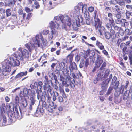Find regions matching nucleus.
I'll return each instance as SVG.
<instances>
[{"instance_id": "1", "label": "nucleus", "mask_w": 132, "mask_h": 132, "mask_svg": "<svg viewBox=\"0 0 132 132\" xmlns=\"http://www.w3.org/2000/svg\"><path fill=\"white\" fill-rule=\"evenodd\" d=\"M47 43L46 40L43 38L41 34L37 35L35 37L32 38L30 42L25 44L29 51L26 49L20 47L18 51L15 54L16 57L24 64L28 61L32 51L38 47L43 49L44 46H46Z\"/></svg>"}, {"instance_id": "2", "label": "nucleus", "mask_w": 132, "mask_h": 132, "mask_svg": "<svg viewBox=\"0 0 132 132\" xmlns=\"http://www.w3.org/2000/svg\"><path fill=\"white\" fill-rule=\"evenodd\" d=\"M19 64L20 62L17 59H14L13 58H11L10 59V61L8 60H5L2 65L3 69L2 70V74L4 76H6L7 75L8 73L11 71V66L13 67L17 66H19Z\"/></svg>"}, {"instance_id": "3", "label": "nucleus", "mask_w": 132, "mask_h": 132, "mask_svg": "<svg viewBox=\"0 0 132 132\" xmlns=\"http://www.w3.org/2000/svg\"><path fill=\"white\" fill-rule=\"evenodd\" d=\"M63 19L65 21V23L62 25V28L66 31H68L69 29V28L71 26L73 29L76 31L77 30L78 27L80 26H78L76 23L71 20V18L68 16H64Z\"/></svg>"}, {"instance_id": "4", "label": "nucleus", "mask_w": 132, "mask_h": 132, "mask_svg": "<svg viewBox=\"0 0 132 132\" xmlns=\"http://www.w3.org/2000/svg\"><path fill=\"white\" fill-rule=\"evenodd\" d=\"M76 12L78 14L82 13L84 12V16H89V13L87 10V7L86 5L83 4L82 3H78L75 7Z\"/></svg>"}, {"instance_id": "5", "label": "nucleus", "mask_w": 132, "mask_h": 132, "mask_svg": "<svg viewBox=\"0 0 132 132\" xmlns=\"http://www.w3.org/2000/svg\"><path fill=\"white\" fill-rule=\"evenodd\" d=\"M64 16L61 14H60L58 16H55L54 19L55 21L54 22L53 21H51L50 23V26L51 28L56 29H58L60 28L59 27V24L61 22L62 23H65V21L63 18Z\"/></svg>"}, {"instance_id": "6", "label": "nucleus", "mask_w": 132, "mask_h": 132, "mask_svg": "<svg viewBox=\"0 0 132 132\" xmlns=\"http://www.w3.org/2000/svg\"><path fill=\"white\" fill-rule=\"evenodd\" d=\"M102 22L98 18H95L94 26L96 30H98L101 35L105 32V29L103 26H101Z\"/></svg>"}, {"instance_id": "7", "label": "nucleus", "mask_w": 132, "mask_h": 132, "mask_svg": "<svg viewBox=\"0 0 132 132\" xmlns=\"http://www.w3.org/2000/svg\"><path fill=\"white\" fill-rule=\"evenodd\" d=\"M39 86H38L37 88L36 89V92L37 93V98L38 100H39V102L40 103V101H43L44 97V100H45V95L44 96L43 95L42 91V86L43 85V83L42 82L41 84H39Z\"/></svg>"}, {"instance_id": "8", "label": "nucleus", "mask_w": 132, "mask_h": 132, "mask_svg": "<svg viewBox=\"0 0 132 132\" xmlns=\"http://www.w3.org/2000/svg\"><path fill=\"white\" fill-rule=\"evenodd\" d=\"M70 63V65L66 69L67 73L68 76L70 75L72 73L75 72L77 70V65L75 62H73Z\"/></svg>"}, {"instance_id": "9", "label": "nucleus", "mask_w": 132, "mask_h": 132, "mask_svg": "<svg viewBox=\"0 0 132 132\" xmlns=\"http://www.w3.org/2000/svg\"><path fill=\"white\" fill-rule=\"evenodd\" d=\"M34 96V93H33L31 95L30 98V104L29 109L30 110H31L33 109H34L36 107H37V105L35 103L36 100Z\"/></svg>"}, {"instance_id": "10", "label": "nucleus", "mask_w": 132, "mask_h": 132, "mask_svg": "<svg viewBox=\"0 0 132 132\" xmlns=\"http://www.w3.org/2000/svg\"><path fill=\"white\" fill-rule=\"evenodd\" d=\"M37 109L33 115L35 117H40L44 114L45 112L43 108L36 107Z\"/></svg>"}, {"instance_id": "11", "label": "nucleus", "mask_w": 132, "mask_h": 132, "mask_svg": "<svg viewBox=\"0 0 132 132\" xmlns=\"http://www.w3.org/2000/svg\"><path fill=\"white\" fill-rule=\"evenodd\" d=\"M76 24L78 26H80L81 24H83V18L81 15H78L76 19Z\"/></svg>"}, {"instance_id": "12", "label": "nucleus", "mask_w": 132, "mask_h": 132, "mask_svg": "<svg viewBox=\"0 0 132 132\" xmlns=\"http://www.w3.org/2000/svg\"><path fill=\"white\" fill-rule=\"evenodd\" d=\"M13 111H10L8 113V115L9 118V124H11L13 121V119L14 118V114Z\"/></svg>"}, {"instance_id": "13", "label": "nucleus", "mask_w": 132, "mask_h": 132, "mask_svg": "<svg viewBox=\"0 0 132 132\" xmlns=\"http://www.w3.org/2000/svg\"><path fill=\"white\" fill-rule=\"evenodd\" d=\"M112 9L114 11L118 13H120L122 10V7L118 5H114L112 7Z\"/></svg>"}, {"instance_id": "14", "label": "nucleus", "mask_w": 132, "mask_h": 132, "mask_svg": "<svg viewBox=\"0 0 132 132\" xmlns=\"http://www.w3.org/2000/svg\"><path fill=\"white\" fill-rule=\"evenodd\" d=\"M76 72V73H74V72L72 73V75L73 78H78L80 77L81 76L82 74L79 71L77 70L75 72Z\"/></svg>"}, {"instance_id": "15", "label": "nucleus", "mask_w": 132, "mask_h": 132, "mask_svg": "<svg viewBox=\"0 0 132 132\" xmlns=\"http://www.w3.org/2000/svg\"><path fill=\"white\" fill-rule=\"evenodd\" d=\"M43 86V89L47 91V92H50L51 91V87L48 83L47 84L44 83Z\"/></svg>"}, {"instance_id": "16", "label": "nucleus", "mask_w": 132, "mask_h": 132, "mask_svg": "<svg viewBox=\"0 0 132 132\" xmlns=\"http://www.w3.org/2000/svg\"><path fill=\"white\" fill-rule=\"evenodd\" d=\"M109 21L111 23L113 26V27L114 28V29L116 30H119L120 28H121L118 27L116 25H115L114 21L113 19H109Z\"/></svg>"}, {"instance_id": "17", "label": "nucleus", "mask_w": 132, "mask_h": 132, "mask_svg": "<svg viewBox=\"0 0 132 132\" xmlns=\"http://www.w3.org/2000/svg\"><path fill=\"white\" fill-rule=\"evenodd\" d=\"M2 119L3 123L4 124H6L7 121L6 117L5 116L3 113H1V114L0 115V122L1 121Z\"/></svg>"}, {"instance_id": "18", "label": "nucleus", "mask_w": 132, "mask_h": 132, "mask_svg": "<svg viewBox=\"0 0 132 132\" xmlns=\"http://www.w3.org/2000/svg\"><path fill=\"white\" fill-rule=\"evenodd\" d=\"M132 92V89H130L129 91L126 90L123 96V99L124 100H126L128 96L129 93H131Z\"/></svg>"}, {"instance_id": "19", "label": "nucleus", "mask_w": 132, "mask_h": 132, "mask_svg": "<svg viewBox=\"0 0 132 132\" xmlns=\"http://www.w3.org/2000/svg\"><path fill=\"white\" fill-rule=\"evenodd\" d=\"M13 112H14V117L15 118L19 120L22 118V116L19 115L17 110L15 109L14 110H13Z\"/></svg>"}, {"instance_id": "20", "label": "nucleus", "mask_w": 132, "mask_h": 132, "mask_svg": "<svg viewBox=\"0 0 132 132\" xmlns=\"http://www.w3.org/2000/svg\"><path fill=\"white\" fill-rule=\"evenodd\" d=\"M23 91L24 94L25 95L28 94V95L30 96H31V95L33 93H32L31 90L30 89H28L26 88H24L23 89Z\"/></svg>"}, {"instance_id": "21", "label": "nucleus", "mask_w": 132, "mask_h": 132, "mask_svg": "<svg viewBox=\"0 0 132 132\" xmlns=\"http://www.w3.org/2000/svg\"><path fill=\"white\" fill-rule=\"evenodd\" d=\"M108 83L105 80L104 81L102 82L101 84V88L104 90L106 89L108 87Z\"/></svg>"}, {"instance_id": "22", "label": "nucleus", "mask_w": 132, "mask_h": 132, "mask_svg": "<svg viewBox=\"0 0 132 132\" xmlns=\"http://www.w3.org/2000/svg\"><path fill=\"white\" fill-rule=\"evenodd\" d=\"M42 82L41 81H39L38 82H36L34 83V85L31 84L30 87L32 89H34L35 88H37V86L38 87V86H39V84H41Z\"/></svg>"}, {"instance_id": "23", "label": "nucleus", "mask_w": 132, "mask_h": 132, "mask_svg": "<svg viewBox=\"0 0 132 132\" xmlns=\"http://www.w3.org/2000/svg\"><path fill=\"white\" fill-rule=\"evenodd\" d=\"M96 45L101 50H103L104 49V46L102 43L98 41H96Z\"/></svg>"}, {"instance_id": "24", "label": "nucleus", "mask_w": 132, "mask_h": 132, "mask_svg": "<svg viewBox=\"0 0 132 132\" xmlns=\"http://www.w3.org/2000/svg\"><path fill=\"white\" fill-rule=\"evenodd\" d=\"M53 95L52 96V99L54 101H55L56 100L57 97L59 96V94L56 91H54L53 92Z\"/></svg>"}, {"instance_id": "25", "label": "nucleus", "mask_w": 132, "mask_h": 132, "mask_svg": "<svg viewBox=\"0 0 132 132\" xmlns=\"http://www.w3.org/2000/svg\"><path fill=\"white\" fill-rule=\"evenodd\" d=\"M0 109L1 110V113H3V112H2L3 111L4 113H5L6 111L7 110V108L5 106V104H2L1 106L0 107Z\"/></svg>"}, {"instance_id": "26", "label": "nucleus", "mask_w": 132, "mask_h": 132, "mask_svg": "<svg viewBox=\"0 0 132 132\" xmlns=\"http://www.w3.org/2000/svg\"><path fill=\"white\" fill-rule=\"evenodd\" d=\"M106 63L105 62H103L100 68V70L103 71H106V70H107L106 68Z\"/></svg>"}, {"instance_id": "27", "label": "nucleus", "mask_w": 132, "mask_h": 132, "mask_svg": "<svg viewBox=\"0 0 132 132\" xmlns=\"http://www.w3.org/2000/svg\"><path fill=\"white\" fill-rule=\"evenodd\" d=\"M126 21V20L125 19H119L116 20V22L117 24H120L121 23H123V22Z\"/></svg>"}, {"instance_id": "28", "label": "nucleus", "mask_w": 132, "mask_h": 132, "mask_svg": "<svg viewBox=\"0 0 132 132\" xmlns=\"http://www.w3.org/2000/svg\"><path fill=\"white\" fill-rule=\"evenodd\" d=\"M49 75L50 77L51 78V79L53 80V79L55 80V81L56 82L57 81V79L56 75L54 73H49Z\"/></svg>"}, {"instance_id": "29", "label": "nucleus", "mask_w": 132, "mask_h": 132, "mask_svg": "<svg viewBox=\"0 0 132 132\" xmlns=\"http://www.w3.org/2000/svg\"><path fill=\"white\" fill-rule=\"evenodd\" d=\"M103 72L101 71L98 72L97 77L100 79L101 80H102L103 79Z\"/></svg>"}, {"instance_id": "30", "label": "nucleus", "mask_w": 132, "mask_h": 132, "mask_svg": "<svg viewBox=\"0 0 132 132\" xmlns=\"http://www.w3.org/2000/svg\"><path fill=\"white\" fill-rule=\"evenodd\" d=\"M70 81V85L71 87L74 89L75 88V81L73 78H71Z\"/></svg>"}, {"instance_id": "31", "label": "nucleus", "mask_w": 132, "mask_h": 132, "mask_svg": "<svg viewBox=\"0 0 132 132\" xmlns=\"http://www.w3.org/2000/svg\"><path fill=\"white\" fill-rule=\"evenodd\" d=\"M65 63L63 62H61L60 63L59 65H58L56 67H57L58 68H60V69L62 70V69H63L65 67Z\"/></svg>"}, {"instance_id": "32", "label": "nucleus", "mask_w": 132, "mask_h": 132, "mask_svg": "<svg viewBox=\"0 0 132 132\" xmlns=\"http://www.w3.org/2000/svg\"><path fill=\"white\" fill-rule=\"evenodd\" d=\"M56 29L51 28V32L53 35L57 36L58 35V31L56 30Z\"/></svg>"}, {"instance_id": "33", "label": "nucleus", "mask_w": 132, "mask_h": 132, "mask_svg": "<svg viewBox=\"0 0 132 132\" xmlns=\"http://www.w3.org/2000/svg\"><path fill=\"white\" fill-rule=\"evenodd\" d=\"M20 105L23 108L26 107L27 105L26 100H22L21 103H20Z\"/></svg>"}, {"instance_id": "34", "label": "nucleus", "mask_w": 132, "mask_h": 132, "mask_svg": "<svg viewBox=\"0 0 132 132\" xmlns=\"http://www.w3.org/2000/svg\"><path fill=\"white\" fill-rule=\"evenodd\" d=\"M125 33L126 35H130L132 34V30L130 29L126 28L125 30Z\"/></svg>"}, {"instance_id": "35", "label": "nucleus", "mask_w": 132, "mask_h": 132, "mask_svg": "<svg viewBox=\"0 0 132 132\" xmlns=\"http://www.w3.org/2000/svg\"><path fill=\"white\" fill-rule=\"evenodd\" d=\"M44 100L43 101H42V108H44L46 109H47L49 105L47 104L46 102L45 101V100L44 99Z\"/></svg>"}, {"instance_id": "36", "label": "nucleus", "mask_w": 132, "mask_h": 132, "mask_svg": "<svg viewBox=\"0 0 132 132\" xmlns=\"http://www.w3.org/2000/svg\"><path fill=\"white\" fill-rule=\"evenodd\" d=\"M124 0L120 1L117 3H118L121 6V7H122V9H123L125 7V3L123 1Z\"/></svg>"}, {"instance_id": "37", "label": "nucleus", "mask_w": 132, "mask_h": 132, "mask_svg": "<svg viewBox=\"0 0 132 132\" xmlns=\"http://www.w3.org/2000/svg\"><path fill=\"white\" fill-rule=\"evenodd\" d=\"M61 71L62 72L63 74L64 73V72L63 71H62L60 68H58L56 67V69L55 70V73L56 74H57L58 75H60V72Z\"/></svg>"}, {"instance_id": "38", "label": "nucleus", "mask_w": 132, "mask_h": 132, "mask_svg": "<svg viewBox=\"0 0 132 132\" xmlns=\"http://www.w3.org/2000/svg\"><path fill=\"white\" fill-rule=\"evenodd\" d=\"M119 81H117L115 82L114 84V85H112L113 86H112L113 88V89H118V87L119 86Z\"/></svg>"}, {"instance_id": "39", "label": "nucleus", "mask_w": 132, "mask_h": 132, "mask_svg": "<svg viewBox=\"0 0 132 132\" xmlns=\"http://www.w3.org/2000/svg\"><path fill=\"white\" fill-rule=\"evenodd\" d=\"M110 34L112 37L113 39H114L116 37V35H115V32L113 30H111Z\"/></svg>"}, {"instance_id": "40", "label": "nucleus", "mask_w": 132, "mask_h": 132, "mask_svg": "<svg viewBox=\"0 0 132 132\" xmlns=\"http://www.w3.org/2000/svg\"><path fill=\"white\" fill-rule=\"evenodd\" d=\"M73 57V55L72 54H70L67 56L68 60H69L70 63H72V61Z\"/></svg>"}, {"instance_id": "41", "label": "nucleus", "mask_w": 132, "mask_h": 132, "mask_svg": "<svg viewBox=\"0 0 132 132\" xmlns=\"http://www.w3.org/2000/svg\"><path fill=\"white\" fill-rule=\"evenodd\" d=\"M125 88V86L124 85H121L120 88H118V90L122 94L123 93Z\"/></svg>"}, {"instance_id": "42", "label": "nucleus", "mask_w": 132, "mask_h": 132, "mask_svg": "<svg viewBox=\"0 0 132 132\" xmlns=\"http://www.w3.org/2000/svg\"><path fill=\"white\" fill-rule=\"evenodd\" d=\"M105 36L106 38L108 39H109L111 36L110 34L108 32H105Z\"/></svg>"}, {"instance_id": "43", "label": "nucleus", "mask_w": 132, "mask_h": 132, "mask_svg": "<svg viewBox=\"0 0 132 132\" xmlns=\"http://www.w3.org/2000/svg\"><path fill=\"white\" fill-rule=\"evenodd\" d=\"M115 90H116V92L114 93L115 97H118V96H119L120 94L121 93L117 89Z\"/></svg>"}, {"instance_id": "44", "label": "nucleus", "mask_w": 132, "mask_h": 132, "mask_svg": "<svg viewBox=\"0 0 132 132\" xmlns=\"http://www.w3.org/2000/svg\"><path fill=\"white\" fill-rule=\"evenodd\" d=\"M15 1L13 0H11L8 2V6H12L14 4Z\"/></svg>"}, {"instance_id": "45", "label": "nucleus", "mask_w": 132, "mask_h": 132, "mask_svg": "<svg viewBox=\"0 0 132 132\" xmlns=\"http://www.w3.org/2000/svg\"><path fill=\"white\" fill-rule=\"evenodd\" d=\"M117 78L116 77V76H114L113 77L111 83V85H114V84L115 82H116L117 81Z\"/></svg>"}, {"instance_id": "46", "label": "nucleus", "mask_w": 132, "mask_h": 132, "mask_svg": "<svg viewBox=\"0 0 132 132\" xmlns=\"http://www.w3.org/2000/svg\"><path fill=\"white\" fill-rule=\"evenodd\" d=\"M86 60L84 62L85 66L86 68H87L89 64V60L88 58L86 59Z\"/></svg>"}, {"instance_id": "47", "label": "nucleus", "mask_w": 132, "mask_h": 132, "mask_svg": "<svg viewBox=\"0 0 132 132\" xmlns=\"http://www.w3.org/2000/svg\"><path fill=\"white\" fill-rule=\"evenodd\" d=\"M113 88L111 86H110L108 89V90L106 93V94L107 95H108L110 94Z\"/></svg>"}, {"instance_id": "48", "label": "nucleus", "mask_w": 132, "mask_h": 132, "mask_svg": "<svg viewBox=\"0 0 132 132\" xmlns=\"http://www.w3.org/2000/svg\"><path fill=\"white\" fill-rule=\"evenodd\" d=\"M11 10L10 9H8L6 10V15L7 17H8L11 15Z\"/></svg>"}, {"instance_id": "49", "label": "nucleus", "mask_w": 132, "mask_h": 132, "mask_svg": "<svg viewBox=\"0 0 132 132\" xmlns=\"http://www.w3.org/2000/svg\"><path fill=\"white\" fill-rule=\"evenodd\" d=\"M112 24L109 22V23H108L106 25V27L108 30H110L112 28Z\"/></svg>"}, {"instance_id": "50", "label": "nucleus", "mask_w": 132, "mask_h": 132, "mask_svg": "<svg viewBox=\"0 0 132 132\" xmlns=\"http://www.w3.org/2000/svg\"><path fill=\"white\" fill-rule=\"evenodd\" d=\"M89 16L85 17L86 20V23L87 24L90 25V18H89Z\"/></svg>"}, {"instance_id": "51", "label": "nucleus", "mask_w": 132, "mask_h": 132, "mask_svg": "<svg viewBox=\"0 0 132 132\" xmlns=\"http://www.w3.org/2000/svg\"><path fill=\"white\" fill-rule=\"evenodd\" d=\"M49 4L50 5L49 10H50L54 7V5L53 4V3H52V1H50L49 2Z\"/></svg>"}, {"instance_id": "52", "label": "nucleus", "mask_w": 132, "mask_h": 132, "mask_svg": "<svg viewBox=\"0 0 132 132\" xmlns=\"http://www.w3.org/2000/svg\"><path fill=\"white\" fill-rule=\"evenodd\" d=\"M120 34L121 36L123 35L125 33V30L123 29L120 28L119 30Z\"/></svg>"}, {"instance_id": "53", "label": "nucleus", "mask_w": 132, "mask_h": 132, "mask_svg": "<svg viewBox=\"0 0 132 132\" xmlns=\"http://www.w3.org/2000/svg\"><path fill=\"white\" fill-rule=\"evenodd\" d=\"M109 71L108 70H106L105 72V74L104 76V78H106L107 77L108 74L109 73Z\"/></svg>"}, {"instance_id": "54", "label": "nucleus", "mask_w": 132, "mask_h": 132, "mask_svg": "<svg viewBox=\"0 0 132 132\" xmlns=\"http://www.w3.org/2000/svg\"><path fill=\"white\" fill-rule=\"evenodd\" d=\"M126 19H129L130 18L131 13L129 12L128 11L126 13Z\"/></svg>"}, {"instance_id": "55", "label": "nucleus", "mask_w": 132, "mask_h": 132, "mask_svg": "<svg viewBox=\"0 0 132 132\" xmlns=\"http://www.w3.org/2000/svg\"><path fill=\"white\" fill-rule=\"evenodd\" d=\"M114 101L116 104H118L120 102V101L119 98L118 97H115Z\"/></svg>"}, {"instance_id": "56", "label": "nucleus", "mask_w": 132, "mask_h": 132, "mask_svg": "<svg viewBox=\"0 0 132 132\" xmlns=\"http://www.w3.org/2000/svg\"><path fill=\"white\" fill-rule=\"evenodd\" d=\"M24 9L25 11L27 13H29L30 12L32 11H33L32 9L30 10L29 8L27 7H25Z\"/></svg>"}, {"instance_id": "57", "label": "nucleus", "mask_w": 132, "mask_h": 132, "mask_svg": "<svg viewBox=\"0 0 132 132\" xmlns=\"http://www.w3.org/2000/svg\"><path fill=\"white\" fill-rule=\"evenodd\" d=\"M112 77V74H111L110 75L109 78H108L106 79L105 80L106 82H107L108 83H109V82L110 81Z\"/></svg>"}, {"instance_id": "58", "label": "nucleus", "mask_w": 132, "mask_h": 132, "mask_svg": "<svg viewBox=\"0 0 132 132\" xmlns=\"http://www.w3.org/2000/svg\"><path fill=\"white\" fill-rule=\"evenodd\" d=\"M80 59V56L78 55H77L75 57V60L76 62H78Z\"/></svg>"}, {"instance_id": "59", "label": "nucleus", "mask_w": 132, "mask_h": 132, "mask_svg": "<svg viewBox=\"0 0 132 132\" xmlns=\"http://www.w3.org/2000/svg\"><path fill=\"white\" fill-rule=\"evenodd\" d=\"M53 37V35L50 32V33L48 35V39L50 40H51L52 39Z\"/></svg>"}, {"instance_id": "60", "label": "nucleus", "mask_w": 132, "mask_h": 132, "mask_svg": "<svg viewBox=\"0 0 132 132\" xmlns=\"http://www.w3.org/2000/svg\"><path fill=\"white\" fill-rule=\"evenodd\" d=\"M46 95L47 97V102H50L51 101V97L48 94L47 95H46Z\"/></svg>"}, {"instance_id": "61", "label": "nucleus", "mask_w": 132, "mask_h": 132, "mask_svg": "<svg viewBox=\"0 0 132 132\" xmlns=\"http://www.w3.org/2000/svg\"><path fill=\"white\" fill-rule=\"evenodd\" d=\"M46 110L49 112L51 113H52L53 112V108L51 107H50L49 106H48L47 109H46Z\"/></svg>"}, {"instance_id": "62", "label": "nucleus", "mask_w": 132, "mask_h": 132, "mask_svg": "<svg viewBox=\"0 0 132 132\" xmlns=\"http://www.w3.org/2000/svg\"><path fill=\"white\" fill-rule=\"evenodd\" d=\"M58 101L60 102H62L63 101V97L61 96H59L57 97Z\"/></svg>"}, {"instance_id": "63", "label": "nucleus", "mask_w": 132, "mask_h": 132, "mask_svg": "<svg viewBox=\"0 0 132 132\" xmlns=\"http://www.w3.org/2000/svg\"><path fill=\"white\" fill-rule=\"evenodd\" d=\"M45 80L44 81V83L47 84L48 83V77L47 76H45Z\"/></svg>"}, {"instance_id": "64", "label": "nucleus", "mask_w": 132, "mask_h": 132, "mask_svg": "<svg viewBox=\"0 0 132 132\" xmlns=\"http://www.w3.org/2000/svg\"><path fill=\"white\" fill-rule=\"evenodd\" d=\"M27 73V71H26L24 72H22L19 73L21 77H22L23 76L26 75Z\"/></svg>"}]
</instances>
